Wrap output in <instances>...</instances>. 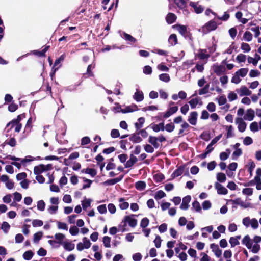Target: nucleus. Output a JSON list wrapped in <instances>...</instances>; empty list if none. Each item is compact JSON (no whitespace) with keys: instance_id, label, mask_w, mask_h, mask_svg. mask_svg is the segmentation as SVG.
Segmentation results:
<instances>
[{"instance_id":"f257e3e1","label":"nucleus","mask_w":261,"mask_h":261,"mask_svg":"<svg viewBox=\"0 0 261 261\" xmlns=\"http://www.w3.org/2000/svg\"><path fill=\"white\" fill-rule=\"evenodd\" d=\"M31 158V156H27L24 159H21L12 155H8L7 156L8 159L14 161L11 162V164L16 166L18 169L21 168V165H24L25 163L32 161L33 159H30Z\"/></svg>"},{"instance_id":"f03ea898","label":"nucleus","mask_w":261,"mask_h":261,"mask_svg":"<svg viewBox=\"0 0 261 261\" xmlns=\"http://www.w3.org/2000/svg\"><path fill=\"white\" fill-rule=\"evenodd\" d=\"M217 24L214 21L211 20L206 23L204 26H203L200 31L203 34H206L208 32L214 31L216 29Z\"/></svg>"},{"instance_id":"7ed1b4c3","label":"nucleus","mask_w":261,"mask_h":261,"mask_svg":"<svg viewBox=\"0 0 261 261\" xmlns=\"http://www.w3.org/2000/svg\"><path fill=\"white\" fill-rule=\"evenodd\" d=\"M230 202L232 204L239 205L241 207L246 208L251 207V203L243 201L240 198L230 200Z\"/></svg>"},{"instance_id":"20e7f679","label":"nucleus","mask_w":261,"mask_h":261,"mask_svg":"<svg viewBox=\"0 0 261 261\" xmlns=\"http://www.w3.org/2000/svg\"><path fill=\"white\" fill-rule=\"evenodd\" d=\"M51 166L50 165H40L39 166H35L34 169V174L36 175H39L43 172L50 169L51 168Z\"/></svg>"},{"instance_id":"39448f33","label":"nucleus","mask_w":261,"mask_h":261,"mask_svg":"<svg viewBox=\"0 0 261 261\" xmlns=\"http://www.w3.org/2000/svg\"><path fill=\"white\" fill-rule=\"evenodd\" d=\"M123 222L124 223V226H126V223H128L129 226L132 227H135L137 224V220L132 217V216H127L124 218Z\"/></svg>"},{"instance_id":"423d86ee","label":"nucleus","mask_w":261,"mask_h":261,"mask_svg":"<svg viewBox=\"0 0 261 261\" xmlns=\"http://www.w3.org/2000/svg\"><path fill=\"white\" fill-rule=\"evenodd\" d=\"M236 123L238 124V128L240 132H243L246 128V123L242 118L238 117L235 120Z\"/></svg>"},{"instance_id":"0eeeda50","label":"nucleus","mask_w":261,"mask_h":261,"mask_svg":"<svg viewBox=\"0 0 261 261\" xmlns=\"http://www.w3.org/2000/svg\"><path fill=\"white\" fill-rule=\"evenodd\" d=\"M237 92L240 96H249L251 94V91L246 86H241L239 89L236 90Z\"/></svg>"},{"instance_id":"6e6552de","label":"nucleus","mask_w":261,"mask_h":261,"mask_svg":"<svg viewBox=\"0 0 261 261\" xmlns=\"http://www.w3.org/2000/svg\"><path fill=\"white\" fill-rule=\"evenodd\" d=\"M214 72L218 75H221L225 73L226 68L223 65H214L213 66Z\"/></svg>"},{"instance_id":"1a4fd4ad","label":"nucleus","mask_w":261,"mask_h":261,"mask_svg":"<svg viewBox=\"0 0 261 261\" xmlns=\"http://www.w3.org/2000/svg\"><path fill=\"white\" fill-rule=\"evenodd\" d=\"M173 1L178 8L188 13V10H186L188 0H173Z\"/></svg>"},{"instance_id":"9d476101","label":"nucleus","mask_w":261,"mask_h":261,"mask_svg":"<svg viewBox=\"0 0 261 261\" xmlns=\"http://www.w3.org/2000/svg\"><path fill=\"white\" fill-rule=\"evenodd\" d=\"M215 187L217 190L218 194L226 195L228 193L227 189L218 182H216L215 184Z\"/></svg>"},{"instance_id":"9b49d317","label":"nucleus","mask_w":261,"mask_h":261,"mask_svg":"<svg viewBox=\"0 0 261 261\" xmlns=\"http://www.w3.org/2000/svg\"><path fill=\"white\" fill-rule=\"evenodd\" d=\"M191 198L189 195L186 196L182 199V203L180 206V208L182 210H187L189 207V203L191 201Z\"/></svg>"},{"instance_id":"f8f14e48","label":"nucleus","mask_w":261,"mask_h":261,"mask_svg":"<svg viewBox=\"0 0 261 261\" xmlns=\"http://www.w3.org/2000/svg\"><path fill=\"white\" fill-rule=\"evenodd\" d=\"M197 117L198 113L195 111L192 112L190 114L188 121L191 125H195L197 123Z\"/></svg>"},{"instance_id":"ddd939ff","label":"nucleus","mask_w":261,"mask_h":261,"mask_svg":"<svg viewBox=\"0 0 261 261\" xmlns=\"http://www.w3.org/2000/svg\"><path fill=\"white\" fill-rule=\"evenodd\" d=\"M255 116V112L254 110L251 109H248L246 113L244 116L243 119L248 121H252L253 120Z\"/></svg>"},{"instance_id":"4468645a","label":"nucleus","mask_w":261,"mask_h":261,"mask_svg":"<svg viewBox=\"0 0 261 261\" xmlns=\"http://www.w3.org/2000/svg\"><path fill=\"white\" fill-rule=\"evenodd\" d=\"M190 5L194 8L195 12L197 14L202 13L204 10V8L202 6L198 5L197 3L191 2L190 3Z\"/></svg>"},{"instance_id":"2eb2a0df","label":"nucleus","mask_w":261,"mask_h":261,"mask_svg":"<svg viewBox=\"0 0 261 261\" xmlns=\"http://www.w3.org/2000/svg\"><path fill=\"white\" fill-rule=\"evenodd\" d=\"M133 98L137 102H140L144 99V94L142 91L136 89L133 95Z\"/></svg>"},{"instance_id":"dca6fc26","label":"nucleus","mask_w":261,"mask_h":261,"mask_svg":"<svg viewBox=\"0 0 261 261\" xmlns=\"http://www.w3.org/2000/svg\"><path fill=\"white\" fill-rule=\"evenodd\" d=\"M242 244L245 245L248 249L252 248V241L249 235H246L242 240Z\"/></svg>"},{"instance_id":"f3484780","label":"nucleus","mask_w":261,"mask_h":261,"mask_svg":"<svg viewBox=\"0 0 261 261\" xmlns=\"http://www.w3.org/2000/svg\"><path fill=\"white\" fill-rule=\"evenodd\" d=\"M210 247L217 257H219L221 256L222 250L219 248L218 245L212 244Z\"/></svg>"},{"instance_id":"a211bd4d","label":"nucleus","mask_w":261,"mask_h":261,"mask_svg":"<svg viewBox=\"0 0 261 261\" xmlns=\"http://www.w3.org/2000/svg\"><path fill=\"white\" fill-rule=\"evenodd\" d=\"M178 108L177 106L170 107L168 111L164 114V117L167 118L169 117L171 115L174 114L178 111Z\"/></svg>"},{"instance_id":"6ab92c4d","label":"nucleus","mask_w":261,"mask_h":261,"mask_svg":"<svg viewBox=\"0 0 261 261\" xmlns=\"http://www.w3.org/2000/svg\"><path fill=\"white\" fill-rule=\"evenodd\" d=\"M189 103L191 106L192 109H194L196 108L197 105L199 104L200 105H202V101H201L200 98L196 97L195 98H192L189 101Z\"/></svg>"},{"instance_id":"aec40b11","label":"nucleus","mask_w":261,"mask_h":261,"mask_svg":"<svg viewBox=\"0 0 261 261\" xmlns=\"http://www.w3.org/2000/svg\"><path fill=\"white\" fill-rule=\"evenodd\" d=\"M137 158L133 154H131L129 159L126 162L125 164L126 168L131 167L134 164L137 162Z\"/></svg>"},{"instance_id":"412c9836","label":"nucleus","mask_w":261,"mask_h":261,"mask_svg":"<svg viewBox=\"0 0 261 261\" xmlns=\"http://www.w3.org/2000/svg\"><path fill=\"white\" fill-rule=\"evenodd\" d=\"M197 57L200 59H205L208 58L210 55L207 54L206 49H200L197 53Z\"/></svg>"},{"instance_id":"4be33fe9","label":"nucleus","mask_w":261,"mask_h":261,"mask_svg":"<svg viewBox=\"0 0 261 261\" xmlns=\"http://www.w3.org/2000/svg\"><path fill=\"white\" fill-rule=\"evenodd\" d=\"M62 246L64 248L68 251L73 250L74 249L75 245L71 242H64Z\"/></svg>"},{"instance_id":"5701e85b","label":"nucleus","mask_w":261,"mask_h":261,"mask_svg":"<svg viewBox=\"0 0 261 261\" xmlns=\"http://www.w3.org/2000/svg\"><path fill=\"white\" fill-rule=\"evenodd\" d=\"M148 142L151 143L155 148H158L160 146V144L158 142V139H157V137L150 136L148 139Z\"/></svg>"},{"instance_id":"b1692460","label":"nucleus","mask_w":261,"mask_h":261,"mask_svg":"<svg viewBox=\"0 0 261 261\" xmlns=\"http://www.w3.org/2000/svg\"><path fill=\"white\" fill-rule=\"evenodd\" d=\"M54 237L57 240V243L63 245V243L64 242H63V240L65 238V235L61 233H58L55 234Z\"/></svg>"},{"instance_id":"393cba45","label":"nucleus","mask_w":261,"mask_h":261,"mask_svg":"<svg viewBox=\"0 0 261 261\" xmlns=\"http://www.w3.org/2000/svg\"><path fill=\"white\" fill-rule=\"evenodd\" d=\"M236 18L243 24H246L247 22V19L243 18V13L241 12H237L235 15Z\"/></svg>"},{"instance_id":"a878e982","label":"nucleus","mask_w":261,"mask_h":261,"mask_svg":"<svg viewBox=\"0 0 261 261\" xmlns=\"http://www.w3.org/2000/svg\"><path fill=\"white\" fill-rule=\"evenodd\" d=\"M146 186V183L143 181H139L135 184L136 189L139 191H142L144 190Z\"/></svg>"},{"instance_id":"bb28decb","label":"nucleus","mask_w":261,"mask_h":261,"mask_svg":"<svg viewBox=\"0 0 261 261\" xmlns=\"http://www.w3.org/2000/svg\"><path fill=\"white\" fill-rule=\"evenodd\" d=\"M176 18V16L174 14L170 13L166 17V21L168 23L171 24L175 21Z\"/></svg>"},{"instance_id":"cd10ccee","label":"nucleus","mask_w":261,"mask_h":261,"mask_svg":"<svg viewBox=\"0 0 261 261\" xmlns=\"http://www.w3.org/2000/svg\"><path fill=\"white\" fill-rule=\"evenodd\" d=\"M123 177V176L122 175V176H121L119 177H117L114 179H109V180H107L105 182V183L107 184L110 185H114L115 184L121 181Z\"/></svg>"},{"instance_id":"c85d7f7f","label":"nucleus","mask_w":261,"mask_h":261,"mask_svg":"<svg viewBox=\"0 0 261 261\" xmlns=\"http://www.w3.org/2000/svg\"><path fill=\"white\" fill-rule=\"evenodd\" d=\"M10 228V224L6 221L2 223L1 225V229L5 234H7Z\"/></svg>"},{"instance_id":"c756f323","label":"nucleus","mask_w":261,"mask_h":261,"mask_svg":"<svg viewBox=\"0 0 261 261\" xmlns=\"http://www.w3.org/2000/svg\"><path fill=\"white\" fill-rule=\"evenodd\" d=\"M153 130L155 132H158L160 130H164L165 126L163 123H160L159 124H154L152 126Z\"/></svg>"},{"instance_id":"7c9ffc66","label":"nucleus","mask_w":261,"mask_h":261,"mask_svg":"<svg viewBox=\"0 0 261 261\" xmlns=\"http://www.w3.org/2000/svg\"><path fill=\"white\" fill-rule=\"evenodd\" d=\"M92 200L90 199L85 198L82 201V205L83 208L86 210L88 207L90 206Z\"/></svg>"},{"instance_id":"2f4dec72","label":"nucleus","mask_w":261,"mask_h":261,"mask_svg":"<svg viewBox=\"0 0 261 261\" xmlns=\"http://www.w3.org/2000/svg\"><path fill=\"white\" fill-rule=\"evenodd\" d=\"M119 207L121 210H126L129 206V203L125 201L123 198H120L119 199Z\"/></svg>"},{"instance_id":"473e14b6","label":"nucleus","mask_w":261,"mask_h":261,"mask_svg":"<svg viewBox=\"0 0 261 261\" xmlns=\"http://www.w3.org/2000/svg\"><path fill=\"white\" fill-rule=\"evenodd\" d=\"M169 43L171 45H174L177 43L176 35L174 34H171L168 39Z\"/></svg>"},{"instance_id":"72a5a7b5","label":"nucleus","mask_w":261,"mask_h":261,"mask_svg":"<svg viewBox=\"0 0 261 261\" xmlns=\"http://www.w3.org/2000/svg\"><path fill=\"white\" fill-rule=\"evenodd\" d=\"M248 72V69L246 68H242L238 70L236 72L241 77H245Z\"/></svg>"},{"instance_id":"f704fd0d","label":"nucleus","mask_w":261,"mask_h":261,"mask_svg":"<svg viewBox=\"0 0 261 261\" xmlns=\"http://www.w3.org/2000/svg\"><path fill=\"white\" fill-rule=\"evenodd\" d=\"M137 110V106L136 105H134L132 106L127 107L124 109H122L121 112L123 113H126L128 112H132Z\"/></svg>"},{"instance_id":"c9c22d12","label":"nucleus","mask_w":261,"mask_h":261,"mask_svg":"<svg viewBox=\"0 0 261 261\" xmlns=\"http://www.w3.org/2000/svg\"><path fill=\"white\" fill-rule=\"evenodd\" d=\"M192 209L194 210L195 211L197 212H201V207L200 205V203L197 201H194L192 203Z\"/></svg>"},{"instance_id":"e433bc0d","label":"nucleus","mask_w":261,"mask_h":261,"mask_svg":"<svg viewBox=\"0 0 261 261\" xmlns=\"http://www.w3.org/2000/svg\"><path fill=\"white\" fill-rule=\"evenodd\" d=\"M241 77L235 72L231 79V82L235 84H238L241 81Z\"/></svg>"},{"instance_id":"4c0bfd02","label":"nucleus","mask_w":261,"mask_h":261,"mask_svg":"<svg viewBox=\"0 0 261 261\" xmlns=\"http://www.w3.org/2000/svg\"><path fill=\"white\" fill-rule=\"evenodd\" d=\"M252 39V34L248 31H246L243 35V39L246 41L249 42Z\"/></svg>"},{"instance_id":"58836bf2","label":"nucleus","mask_w":261,"mask_h":261,"mask_svg":"<svg viewBox=\"0 0 261 261\" xmlns=\"http://www.w3.org/2000/svg\"><path fill=\"white\" fill-rule=\"evenodd\" d=\"M102 242L104 246L106 248H110L111 247V238L108 236H105L103 238Z\"/></svg>"},{"instance_id":"ea45409f","label":"nucleus","mask_w":261,"mask_h":261,"mask_svg":"<svg viewBox=\"0 0 261 261\" xmlns=\"http://www.w3.org/2000/svg\"><path fill=\"white\" fill-rule=\"evenodd\" d=\"M145 122V119L143 117H140L138 119V122H136L135 125V127L137 129H139L142 127L144 123Z\"/></svg>"},{"instance_id":"a19ab883","label":"nucleus","mask_w":261,"mask_h":261,"mask_svg":"<svg viewBox=\"0 0 261 261\" xmlns=\"http://www.w3.org/2000/svg\"><path fill=\"white\" fill-rule=\"evenodd\" d=\"M184 171V167L180 166L178 167L173 173V176L174 177H178L180 175H181Z\"/></svg>"},{"instance_id":"79ce46f5","label":"nucleus","mask_w":261,"mask_h":261,"mask_svg":"<svg viewBox=\"0 0 261 261\" xmlns=\"http://www.w3.org/2000/svg\"><path fill=\"white\" fill-rule=\"evenodd\" d=\"M142 140L138 134H134L130 137V140L134 143H139Z\"/></svg>"},{"instance_id":"37998d69","label":"nucleus","mask_w":261,"mask_h":261,"mask_svg":"<svg viewBox=\"0 0 261 261\" xmlns=\"http://www.w3.org/2000/svg\"><path fill=\"white\" fill-rule=\"evenodd\" d=\"M227 129V135L226 137L227 138H231L233 137L234 134L233 132V127L231 125L226 126Z\"/></svg>"},{"instance_id":"c03bdc74","label":"nucleus","mask_w":261,"mask_h":261,"mask_svg":"<svg viewBox=\"0 0 261 261\" xmlns=\"http://www.w3.org/2000/svg\"><path fill=\"white\" fill-rule=\"evenodd\" d=\"M241 48L244 53H248L250 51L251 48L248 44L247 43H242L241 45Z\"/></svg>"},{"instance_id":"a18cd8bd","label":"nucleus","mask_w":261,"mask_h":261,"mask_svg":"<svg viewBox=\"0 0 261 261\" xmlns=\"http://www.w3.org/2000/svg\"><path fill=\"white\" fill-rule=\"evenodd\" d=\"M217 100L220 106L224 105L226 103V98L224 95H222L218 98H217Z\"/></svg>"},{"instance_id":"49530a36","label":"nucleus","mask_w":261,"mask_h":261,"mask_svg":"<svg viewBox=\"0 0 261 261\" xmlns=\"http://www.w3.org/2000/svg\"><path fill=\"white\" fill-rule=\"evenodd\" d=\"M166 196L165 192L162 190L157 191L154 195V198L156 200L160 199Z\"/></svg>"},{"instance_id":"de8ad7c7","label":"nucleus","mask_w":261,"mask_h":261,"mask_svg":"<svg viewBox=\"0 0 261 261\" xmlns=\"http://www.w3.org/2000/svg\"><path fill=\"white\" fill-rule=\"evenodd\" d=\"M33 255H34V254L32 252V251L31 250H29V251H27L23 253V257L24 259L29 260H30L32 258Z\"/></svg>"},{"instance_id":"09e8293b","label":"nucleus","mask_w":261,"mask_h":261,"mask_svg":"<svg viewBox=\"0 0 261 261\" xmlns=\"http://www.w3.org/2000/svg\"><path fill=\"white\" fill-rule=\"evenodd\" d=\"M159 79L164 82H168L170 80V77L169 74L166 73H163L159 75Z\"/></svg>"},{"instance_id":"8fccbe9b","label":"nucleus","mask_w":261,"mask_h":261,"mask_svg":"<svg viewBox=\"0 0 261 261\" xmlns=\"http://www.w3.org/2000/svg\"><path fill=\"white\" fill-rule=\"evenodd\" d=\"M58 210V205H50L47 208V212L50 214H55L56 213Z\"/></svg>"},{"instance_id":"3c124183","label":"nucleus","mask_w":261,"mask_h":261,"mask_svg":"<svg viewBox=\"0 0 261 261\" xmlns=\"http://www.w3.org/2000/svg\"><path fill=\"white\" fill-rule=\"evenodd\" d=\"M217 179L220 182H224L226 180V177L224 173H218L217 174Z\"/></svg>"},{"instance_id":"603ef678","label":"nucleus","mask_w":261,"mask_h":261,"mask_svg":"<svg viewBox=\"0 0 261 261\" xmlns=\"http://www.w3.org/2000/svg\"><path fill=\"white\" fill-rule=\"evenodd\" d=\"M250 129L253 132H256L258 131V123L256 122H253L250 125Z\"/></svg>"},{"instance_id":"864d4df0","label":"nucleus","mask_w":261,"mask_h":261,"mask_svg":"<svg viewBox=\"0 0 261 261\" xmlns=\"http://www.w3.org/2000/svg\"><path fill=\"white\" fill-rule=\"evenodd\" d=\"M57 227L59 229H62L67 231L68 230V226L64 222H61L60 221H58L57 222Z\"/></svg>"},{"instance_id":"5fc2aeb1","label":"nucleus","mask_w":261,"mask_h":261,"mask_svg":"<svg viewBox=\"0 0 261 261\" xmlns=\"http://www.w3.org/2000/svg\"><path fill=\"white\" fill-rule=\"evenodd\" d=\"M178 31L182 35H185L187 33V27L185 25H177L176 27Z\"/></svg>"},{"instance_id":"6e6d98bb","label":"nucleus","mask_w":261,"mask_h":261,"mask_svg":"<svg viewBox=\"0 0 261 261\" xmlns=\"http://www.w3.org/2000/svg\"><path fill=\"white\" fill-rule=\"evenodd\" d=\"M153 177L154 180L157 182L162 181L165 178L164 175L162 173L156 174Z\"/></svg>"},{"instance_id":"4d7b16f0","label":"nucleus","mask_w":261,"mask_h":261,"mask_svg":"<svg viewBox=\"0 0 261 261\" xmlns=\"http://www.w3.org/2000/svg\"><path fill=\"white\" fill-rule=\"evenodd\" d=\"M37 209L40 211H43L45 209V204L43 200H41L37 202Z\"/></svg>"},{"instance_id":"13d9d810","label":"nucleus","mask_w":261,"mask_h":261,"mask_svg":"<svg viewBox=\"0 0 261 261\" xmlns=\"http://www.w3.org/2000/svg\"><path fill=\"white\" fill-rule=\"evenodd\" d=\"M43 222L42 220L39 219H34L32 221V225L34 227L42 226Z\"/></svg>"},{"instance_id":"bf43d9fd","label":"nucleus","mask_w":261,"mask_h":261,"mask_svg":"<svg viewBox=\"0 0 261 261\" xmlns=\"http://www.w3.org/2000/svg\"><path fill=\"white\" fill-rule=\"evenodd\" d=\"M43 236V233L41 231L38 232L34 234V242L35 243H38L41 239Z\"/></svg>"},{"instance_id":"052dcab7","label":"nucleus","mask_w":261,"mask_h":261,"mask_svg":"<svg viewBox=\"0 0 261 261\" xmlns=\"http://www.w3.org/2000/svg\"><path fill=\"white\" fill-rule=\"evenodd\" d=\"M238 98V96L234 92H230L228 94V99L229 101H232Z\"/></svg>"},{"instance_id":"680f3d73","label":"nucleus","mask_w":261,"mask_h":261,"mask_svg":"<svg viewBox=\"0 0 261 261\" xmlns=\"http://www.w3.org/2000/svg\"><path fill=\"white\" fill-rule=\"evenodd\" d=\"M97 210L101 214H104L107 213V207L106 204H101L97 207Z\"/></svg>"},{"instance_id":"e2e57ef3","label":"nucleus","mask_w":261,"mask_h":261,"mask_svg":"<svg viewBox=\"0 0 261 261\" xmlns=\"http://www.w3.org/2000/svg\"><path fill=\"white\" fill-rule=\"evenodd\" d=\"M79 229L75 226L71 227L69 229V232L72 236L77 235L79 233Z\"/></svg>"},{"instance_id":"0e129e2a","label":"nucleus","mask_w":261,"mask_h":261,"mask_svg":"<svg viewBox=\"0 0 261 261\" xmlns=\"http://www.w3.org/2000/svg\"><path fill=\"white\" fill-rule=\"evenodd\" d=\"M149 222V221L148 218H144L141 220V222L140 223V226L143 228H145L146 227H147L148 225Z\"/></svg>"},{"instance_id":"69168bd1","label":"nucleus","mask_w":261,"mask_h":261,"mask_svg":"<svg viewBox=\"0 0 261 261\" xmlns=\"http://www.w3.org/2000/svg\"><path fill=\"white\" fill-rule=\"evenodd\" d=\"M250 225H251L253 229H257L259 225L258 221L255 218L252 219L250 222Z\"/></svg>"},{"instance_id":"338daca9","label":"nucleus","mask_w":261,"mask_h":261,"mask_svg":"<svg viewBox=\"0 0 261 261\" xmlns=\"http://www.w3.org/2000/svg\"><path fill=\"white\" fill-rule=\"evenodd\" d=\"M254 181L256 182V188L258 190H261V178L258 176H255Z\"/></svg>"},{"instance_id":"774afa93","label":"nucleus","mask_w":261,"mask_h":261,"mask_svg":"<svg viewBox=\"0 0 261 261\" xmlns=\"http://www.w3.org/2000/svg\"><path fill=\"white\" fill-rule=\"evenodd\" d=\"M246 56L245 55L241 54L237 56V57L236 58V60L239 63H241V62H244L246 61Z\"/></svg>"}]
</instances>
